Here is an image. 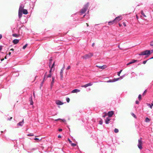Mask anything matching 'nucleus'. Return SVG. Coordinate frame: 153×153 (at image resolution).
<instances>
[{
    "label": "nucleus",
    "mask_w": 153,
    "mask_h": 153,
    "mask_svg": "<svg viewBox=\"0 0 153 153\" xmlns=\"http://www.w3.org/2000/svg\"><path fill=\"white\" fill-rule=\"evenodd\" d=\"M19 41V40L17 39H15L13 40V42L14 44H17Z\"/></svg>",
    "instance_id": "obj_13"
},
{
    "label": "nucleus",
    "mask_w": 153,
    "mask_h": 153,
    "mask_svg": "<svg viewBox=\"0 0 153 153\" xmlns=\"http://www.w3.org/2000/svg\"><path fill=\"white\" fill-rule=\"evenodd\" d=\"M150 51H151L150 50H146L140 53H139V55L140 56H142L150 55L151 53Z\"/></svg>",
    "instance_id": "obj_4"
},
{
    "label": "nucleus",
    "mask_w": 153,
    "mask_h": 153,
    "mask_svg": "<svg viewBox=\"0 0 153 153\" xmlns=\"http://www.w3.org/2000/svg\"><path fill=\"white\" fill-rule=\"evenodd\" d=\"M33 139L35 140H38L39 141H40L41 140V139L39 140V138L36 137L34 138Z\"/></svg>",
    "instance_id": "obj_36"
},
{
    "label": "nucleus",
    "mask_w": 153,
    "mask_h": 153,
    "mask_svg": "<svg viewBox=\"0 0 153 153\" xmlns=\"http://www.w3.org/2000/svg\"><path fill=\"white\" fill-rule=\"evenodd\" d=\"M61 120V119H60V118H59V119H56V120H55V121H58V120Z\"/></svg>",
    "instance_id": "obj_48"
},
{
    "label": "nucleus",
    "mask_w": 153,
    "mask_h": 153,
    "mask_svg": "<svg viewBox=\"0 0 153 153\" xmlns=\"http://www.w3.org/2000/svg\"><path fill=\"white\" fill-rule=\"evenodd\" d=\"M12 119V117H10V118H7V120H11Z\"/></svg>",
    "instance_id": "obj_45"
},
{
    "label": "nucleus",
    "mask_w": 153,
    "mask_h": 153,
    "mask_svg": "<svg viewBox=\"0 0 153 153\" xmlns=\"http://www.w3.org/2000/svg\"><path fill=\"white\" fill-rule=\"evenodd\" d=\"M80 91V90L78 89H74L71 92L72 93H77Z\"/></svg>",
    "instance_id": "obj_12"
},
{
    "label": "nucleus",
    "mask_w": 153,
    "mask_h": 153,
    "mask_svg": "<svg viewBox=\"0 0 153 153\" xmlns=\"http://www.w3.org/2000/svg\"><path fill=\"white\" fill-rule=\"evenodd\" d=\"M61 120L64 123H65L66 122V120L65 119H61V120Z\"/></svg>",
    "instance_id": "obj_39"
},
{
    "label": "nucleus",
    "mask_w": 153,
    "mask_h": 153,
    "mask_svg": "<svg viewBox=\"0 0 153 153\" xmlns=\"http://www.w3.org/2000/svg\"><path fill=\"white\" fill-rule=\"evenodd\" d=\"M65 67V65H64L63 67H62V68L61 69H63V70H64Z\"/></svg>",
    "instance_id": "obj_51"
},
{
    "label": "nucleus",
    "mask_w": 153,
    "mask_h": 153,
    "mask_svg": "<svg viewBox=\"0 0 153 153\" xmlns=\"http://www.w3.org/2000/svg\"><path fill=\"white\" fill-rule=\"evenodd\" d=\"M147 105L148 106L151 108H152V106H153V103H152L151 104V105L149 103H147Z\"/></svg>",
    "instance_id": "obj_22"
},
{
    "label": "nucleus",
    "mask_w": 153,
    "mask_h": 153,
    "mask_svg": "<svg viewBox=\"0 0 153 153\" xmlns=\"http://www.w3.org/2000/svg\"><path fill=\"white\" fill-rule=\"evenodd\" d=\"M68 141H69V143L71 144V143H72V141L70 140V139H69V138H68Z\"/></svg>",
    "instance_id": "obj_37"
},
{
    "label": "nucleus",
    "mask_w": 153,
    "mask_h": 153,
    "mask_svg": "<svg viewBox=\"0 0 153 153\" xmlns=\"http://www.w3.org/2000/svg\"><path fill=\"white\" fill-rule=\"evenodd\" d=\"M142 141L140 139H139L138 140V143L137 145L138 147V148L140 149H142Z\"/></svg>",
    "instance_id": "obj_5"
},
{
    "label": "nucleus",
    "mask_w": 153,
    "mask_h": 153,
    "mask_svg": "<svg viewBox=\"0 0 153 153\" xmlns=\"http://www.w3.org/2000/svg\"><path fill=\"white\" fill-rule=\"evenodd\" d=\"M56 104L59 105H62L63 104V103L59 100H57L56 101Z\"/></svg>",
    "instance_id": "obj_9"
},
{
    "label": "nucleus",
    "mask_w": 153,
    "mask_h": 153,
    "mask_svg": "<svg viewBox=\"0 0 153 153\" xmlns=\"http://www.w3.org/2000/svg\"><path fill=\"white\" fill-rule=\"evenodd\" d=\"M122 19V17L121 16H118L116 17L114 19V21L115 22H117L120 20H121Z\"/></svg>",
    "instance_id": "obj_6"
},
{
    "label": "nucleus",
    "mask_w": 153,
    "mask_h": 153,
    "mask_svg": "<svg viewBox=\"0 0 153 153\" xmlns=\"http://www.w3.org/2000/svg\"><path fill=\"white\" fill-rule=\"evenodd\" d=\"M23 8V6L22 5H21L19 7V11H22V10H24Z\"/></svg>",
    "instance_id": "obj_23"
},
{
    "label": "nucleus",
    "mask_w": 153,
    "mask_h": 153,
    "mask_svg": "<svg viewBox=\"0 0 153 153\" xmlns=\"http://www.w3.org/2000/svg\"><path fill=\"white\" fill-rule=\"evenodd\" d=\"M47 72H46L45 74V75L44 76L43 79V82H44V81L45 80V79L46 78H47L46 77V74H47Z\"/></svg>",
    "instance_id": "obj_25"
},
{
    "label": "nucleus",
    "mask_w": 153,
    "mask_h": 153,
    "mask_svg": "<svg viewBox=\"0 0 153 153\" xmlns=\"http://www.w3.org/2000/svg\"><path fill=\"white\" fill-rule=\"evenodd\" d=\"M59 131H62V129L61 128H59L58 130Z\"/></svg>",
    "instance_id": "obj_52"
},
{
    "label": "nucleus",
    "mask_w": 153,
    "mask_h": 153,
    "mask_svg": "<svg viewBox=\"0 0 153 153\" xmlns=\"http://www.w3.org/2000/svg\"><path fill=\"white\" fill-rule=\"evenodd\" d=\"M150 45L151 46H153V40L150 42Z\"/></svg>",
    "instance_id": "obj_38"
},
{
    "label": "nucleus",
    "mask_w": 153,
    "mask_h": 153,
    "mask_svg": "<svg viewBox=\"0 0 153 153\" xmlns=\"http://www.w3.org/2000/svg\"><path fill=\"white\" fill-rule=\"evenodd\" d=\"M123 24L124 25V26L126 27V24L125 22H123Z\"/></svg>",
    "instance_id": "obj_46"
},
{
    "label": "nucleus",
    "mask_w": 153,
    "mask_h": 153,
    "mask_svg": "<svg viewBox=\"0 0 153 153\" xmlns=\"http://www.w3.org/2000/svg\"><path fill=\"white\" fill-rule=\"evenodd\" d=\"M33 134H29V136H33Z\"/></svg>",
    "instance_id": "obj_53"
},
{
    "label": "nucleus",
    "mask_w": 153,
    "mask_h": 153,
    "mask_svg": "<svg viewBox=\"0 0 153 153\" xmlns=\"http://www.w3.org/2000/svg\"><path fill=\"white\" fill-rule=\"evenodd\" d=\"M4 60V59H3H3H1V61H3Z\"/></svg>",
    "instance_id": "obj_63"
},
{
    "label": "nucleus",
    "mask_w": 153,
    "mask_h": 153,
    "mask_svg": "<svg viewBox=\"0 0 153 153\" xmlns=\"http://www.w3.org/2000/svg\"><path fill=\"white\" fill-rule=\"evenodd\" d=\"M138 98L139 100H140L141 99V95L139 94L138 97Z\"/></svg>",
    "instance_id": "obj_32"
},
{
    "label": "nucleus",
    "mask_w": 153,
    "mask_h": 153,
    "mask_svg": "<svg viewBox=\"0 0 153 153\" xmlns=\"http://www.w3.org/2000/svg\"><path fill=\"white\" fill-rule=\"evenodd\" d=\"M122 71V70H120L119 72L117 73V75L118 76H120V74Z\"/></svg>",
    "instance_id": "obj_27"
},
{
    "label": "nucleus",
    "mask_w": 153,
    "mask_h": 153,
    "mask_svg": "<svg viewBox=\"0 0 153 153\" xmlns=\"http://www.w3.org/2000/svg\"><path fill=\"white\" fill-rule=\"evenodd\" d=\"M66 100L67 102L68 103L70 101V99L68 97L66 98Z\"/></svg>",
    "instance_id": "obj_31"
},
{
    "label": "nucleus",
    "mask_w": 153,
    "mask_h": 153,
    "mask_svg": "<svg viewBox=\"0 0 153 153\" xmlns=\"http://www.w3.org/2000/svg\"><path fill=\"white\" fill-rule=\"evenodd\" d=\"M10 51H14V49H13V48H11V49L10 50Z\"/></svg>",
    "instance_id": "obj_62"
},
{
    "label": "nucleus",
    "mask_w": 153,
    "mask_h": 153,
    "mask_svg": "<svg viewBox=\"0 0 153 153\" xmlns=\"http://www.w3.org/2000/svg\"><path fill=\"white\" fill-rule=\"evenodd\" d=\"M43 82H43V81H42V83H41V84H40V85H41V86H42Z\"/></svg>",
    "instance_id": "obj_50"
},
{
    "label": "nucleus",
    "mask_w": 153,
    "mask_h": 153,
    "mask_svg": "<svg viewBox=\"0 0 153 153\" xmlns=\"http://www.w3.org/2000/svg\"><path fill=\"white\" fill-rule=\"evenodd\" d=\"M54 77H52V80L51 82V87L52 88L53 86V84L54 82Z\"/></svg>",
    "instance_id": "obj_14"
},
{
    "label": "nucleus",
    "mask_w": 153,
    "mask_h": 153,
    "mask_svg": "<svg viewBox=\"0 0 153 153\" xmlns=\"http://www.w3.org/2000/svg\"><path fill=\"white\" fill-rule=\"evenodd\" d=\"M111 120V119L109 117H107L105 121V123L106 124H108L109 123V122Z\"/></svg>",
    "instance_id": "obj_11"
},
{
    "label": "nucleus",
    "mask_w": 153,
    "mask_h": 153,
    "mask_svg": "<svg viewBox=\"0 0 153 153\" xmlns=\"http://www.w3.org/2000/svg\"><path fill=\"white\" fill-rule=\"evenodd\" d=\"M52 61V60L50 59V62L49 63V65L50 66V65L51 64V61Z\"/></svg>",
    "instance_id": "obj_47"
},
{
    "label": "nucleus",
    "mask_w": 153,
    "mask_h": 153,
    "mask_svg": "<svg viewBox=\"0 0 153 153\" xmlns=\"http://www.w3.org/2000/svg\"><path fill=\"white\" fill-rule=\"evenodd\" d=\"M13 36L14 37H17L18 36V35L17 34H16L15 33L13 34Z\"/></svg>",
    "instance_id": "obj_35"
},
{
    "label": "nucleus",
    "mask_w": 153,
    "mask_h": 153,
    "mask_svg": "<svg viewBox=\"0 0 153 153\" xmlns=\"http://www.w3.org/2000/svg\"><path fill=\"white\" fill-rule=\"evenodd\" d=\"M114 132L115 133H117L119 132V130L118 129L115 128L114 130Z\"/></svg>",
    "instance_id": "obj_28"
},
{
    "label": "nucleus",
    "mask_w": 153,
    "mask_h": 153,
    "mask_svg": "<svg viewBox=\"0 0 153 153\" xmlns=\"http://www.w3.org/2000/svg\"><path fill=\"white\" fill-rule=\"evenodd\" d=\"M150 51H151L150 53H151L153 52V50H151Z\"/></svg>",
    "instance_id": "obj_56"
},
{
    "label": "nucleus",
    "mask_w": 153,
    "mask_h": 153,
    "mask_svg": "<svg viewBox=\"0 0 153 153\" xmlns=\"http://www.w3.org/2000/svg\"><path fill=\"white\" fill-rule=\"evenodd\" d=\"M2 35L1 34H0V39H1V38H2Z\"/></svg>",
    "instance_id": "obj_58"
},
{
    "label": "nucleus",
    "mask_w": 153,
    "mask_h": 153,
    "mask_svg": "<svg viewBox=\"0 0 153 153\" xmlns=\"http://www.w3.org/2000/svg\"><path fill=\"white\" fill-rule=\"evenodd\" d=\"M71 68V67L70 66H68L66 70H68L69 69H70Z\"/></svg>",
    "instance_id": "obj_44"
},
{
    "label": "nucleus",
    "mask_w": 153,
    "mask_h": 153,
    "mask_svg": "<svg viewBox=\"0 0 153 153\" xmlns=\"http://www.w3.org/2000/svg\"><path fill=\"white\" fill-rule=\"evenodd\" d=\"M71 146L73 147H75L76 146V144L75 143H72L71 144Z\"/></svg>",
    "instance_id": "obj_30"
},
{
    "label": "nucleus",
    "mask_w": 153,
    "mask_h": 153,
    "mask_svg": "<svg viewBox=\"0 0 153 153\" xmlns=\"http://www.w3.org/2000/svg\"><path fill=\"white\" fill-rule=\"evenodd\" d=\"M107 115V114H105L104 115H103L102 117L103 118H105Z\"/></svg>",
    "instance_id": "obj_40"
},
{
    "label": "nucleus",
    "mask_w": 153,
    "mask_h": 153,
    "mask_svg": "<svg viewBox=\"0 0 153 153\" xmlns=\"http://www.w3.org/2000/svg\"><path fill=\"white\" fill-rule=\"evenodd\" d=\"M132 115L134 117H135L136 116L134 113H132Z\"/></svg>",
    "instance_id": "obj_49"
},
{
    "label": "nucleus",
    "mask_w": 153,
    "mask_h": 153,
    "mask_svg": "<svg viewBox=\"0 0 153 153\" xmlns=\"http://www.w3.org/2000/svg\"><path fill=\"white\" fill-rule=\"evenodd\" d=\"M135 103L137 104H138L139 103V102L138 100H136L135 102Z\"/></svg>",
    "instance_id": "obj_43"
},
{
    "label": "nucleus",
    "mask_w": 153,
    "mask_h": 153,
    "mask_svg": "<svg viewBox=\"0 0 153 153\" xmlns=\"http://www.w3.org/2000/svg\"><path fill=\"white\" fill-rule=\"evenodd\" d=\"M77 14V13H75V14H74L72 15H71V16H74V15H76V14Z\"/></svg>",
    "instance_id": "obj_61"
},
{
    "label": "nucleus",
    "mask_w": 153,
    "mask_h": 153,
    "mask_svg": "<svg viewBox=\"0 0 153 153\" xmlns=\"http://www.w3.org/2000/svg\"><path fill=\"white\" fill-rule=\"evenodd\" d=\"M125 75V74L124 75H123L120 76V77L117 78H114L113 79H110L108 81H107V82H115L119 80L120 79H123V77H124Z\"/></svg>",
    "instance_id": "obj_2"
},
{
    "label": "nucleus",
    "mask_w": 153,
    "mask_h": 153,
    "mask_svg": "<svg viewBox=\"0 0 153 153\" xmlns=\"http://www.w3.org/2000/svg\"><path fill=\"white\" fill-rule=\"evenodd\" d=\"M147 61L148 60L144 61L143 62V63L144 64H145L146 63Z\"/></svg>",
    "instance_id": "obj_42"
},
{
    "label": "nucleus",
    "mask_w": 153,
    "mask_h": 153,
    "mask_svg": "<svg viewBox=\"0 0 153 153\" xmlns=\"http://www.w3.org/2000/svg\"><path fill=\"white\" fill-rule=\"evenodd\" d=\"M64 70L63 69H61L60 72V75L61 78L63 77V72Z\"/></svg>",
    "instance_id": "obj_18"
},
{
    "label": "nucleus",
    "mask_w": 153,
    "mask_h": 153,
    "mask_svg": "<svg viewBox=\"0 0 153 153\" xmlns=\"http://www.w3.org/2000/svg\"><path fill=\"white\" fill-rule=\"evenodd\" d=\"M24 123V121H23V120L21 122H20L19 123H18L17 124V126H22L23 125Z\"/></svg>",
    "instance_id": "obj_17"
},
{
    "label": "nucleus",
    "mask_w": 153,
    "mask_h": 153,
    "mask_svg": "<svg viewBox=\"0 0 153 153\" xmlns=\"http://www.w3.org/2000/svg\"><path fill=\"white\" fill-rule=\"evenodd\" d=\"M99 124L100 125H102V120H100L99 122Z\"/></svg>",
    "instance_id": "obj_41"
},
{
    "label": "nucleus",
    "mask_w": 153,
    "mask_h": 153,
    "mask_svg": "<svg viewBox=\"0 0 153 153\" xmlns=\"http://www.w3.org/2000/svg\"><path fill=\"white\" fill-rule=\"evenodd\" d=\"M114 112L113 111H109L107 113V115L108 116V117H110L112 116L114 114Z\"/></svg>",
    "instance_id": "obj_8"
},
{
    "label": "nucleus",
    "mask_w": 153,
    "mask_h": 153,
    "mask_svg": "<svg viewBox=\"0 0 153 153\" xmlns=\"http://www.w3.org/2000/svg\"><path fill=\"white\" fill-rule=\"evenodd\" d=\"M93 53H89L88 54H86L84 56H82V58L83 59H87L90 58L93 56Z\"/></svg>",
    "instance_id": "obj_3"
},
{
    "label": "nucleus",
    "mask_w": 153,
    "mask_h": 153,
    "mask_svg": "<svg viewBox=\"0 0 153 153\" xmlns=\"http://www.w3.org/2000/svg\"><path fill=\"white\" fill-rule=\"evenodd\" d=\"M137 62V60H134V59H133L132 60V61L130 62H129V63H128L127 64V65H129L130 64H132V63H134L135 62Z\"/></svg>",
    "instance_id": "obj_10"
},
{
    "label": "nucleus",
    "mask_w": 153,
    "mask_h": 153,
    "mask_svg": "<svg viewBox=\"0 0 153 153\" xmlns=\"http://www.w3.org/2000/svg\"><path fill=\"white\" fill-rule=\"evenodd\" d=\"M2 49V46H0V51H1Z\"/></svg>",
    "instance_id": "obj_54"
},
{
    "label": "nucleus",
    "mask_w": 153,
    "mask_h": 153,
    "mask_svg": "<svg viewBox=\"0 0 153 153\" xmlns=\"http://www.w3.org/2000/svg\"><path fill=\"white\" fill-rule=\"evenodd\" d=\"M22 12L23 14H27L28 13V12L27 10L26 9H24L22 10Z\"/></svg>",
    "instance_id": "obj_19"
},
{
    "label": "nucleus",
    "mask_w": 153,
    "mask_h": 153,
    "mask_svg": "<svg viewBox=\"0 0 153 153\" xmlns=\"http://www.w3.org/2000/svg\"><path fill=\"white\" fill-rule=\"evenodd\" d=\"M58 137L59 138H60L61 137V136L60 135H59L58 136Z\"/></svg>",
    "instance_id": "obj_55"
},
{
    "label": "nucleus",
    "mask_w": 153,
    "mask_h": 153,
    "mask_svg": "<svg viewBox=\"0 0 153 153\" xmlns=\"http://www.w3.org/2000/svg\"><path fill=\"white\" fill-rule=\"evenodd\" d=\"M28 44H26L23 47V49H25L27 46Z\"/></svg>",
    "instance_id": "obj_34"
},
{
    "label": "nucleus",
    "mask_w": 153,
    "mask_h": 153,
    "mask_svg": "<svg viewBox=\"0 0 153 153\" xmlns=\"http://www.w3.org/2000/svg\"><path fill=\"white\" fill-rule=\"evenodd\" d=\"M54 65H55V62H54L53 64H52V66H51V69H50V71H49V72L51 74V71H52V68L54 67Z\"/></svg>",
    "instance_id": "obj_21"
},
{
    "label": "nucleus",
    "mask_w": 153,
    "mask_h": 153,
    "mask_svg": "<svg viewBox=\"0 0 153 153\" xmlns=\"http://www.w3.org/2000/svg\"><path fill=\"white\" fill-rule=\"evenodd\" d=\"M11 54V52H9V53L8 54H9V55H10V54Z\"/></svg>",
    "instance_id": "obj_64"
},
{
    "label": "nucleus",
    "mask_w": 153,
    "mask_h": 153,
    "mask_svg": "<svg viewBox=\"0 0 153 153\" xmlns=\"http://www.w3.org/2000/svg\"><path fill=\"white\" fill-rule=\"evenodd\" d=\"M94 43H93L92 44V46L94 47Z\"/></svg>",
    "instance_id": "obj_59"
},
{
    "label": "nucleus",
    "mask_w": 153,
    "mask_h": 153,
    "mask_svg": "<svg viewBox=\"0 0 153 153\" xmlns=\"http://www.w3.org/2000/svg\"><path fill=\"white\" fill-rule=\"evenodd\" d=\"M141 14L144 17H146V16L145 15V14L144 13L143 10H142L141 12Z\"/></svg>",
    "instance_id": "obj_29"
},
{
    "label": "nucleus",
    "mask_w": 153,
    "mask_h": 153,
    "mask_svg": "<svg viewBox=\"0 0 153 153\" xmlns=\"http://www.w3.org/2000/svg\"><path fill=\"white\" fill-rule=\"evenodd\" d=\"M89 5V3L88 2L84 5L83 8L82 9L80 12V14L81 15L85 13L87 11Z\"/></svg>",
    "instance_id": "obj_1"
},
{
    "label": "nucleus",
    "mask_w": 153,
    "mask_h": 153,
    "mask_svg": "<svg viewBox=\"0 0 153 153\" xmlns=\"http://www.w3.org/2000/svg\"><path fill=\"white\" fill-rule=\"evenodd\" d=\"M115 23V22L114 21V20H113L112 21H111L108 22V24L109 25H113V24Z\"/></svg>",
    "instance_id": "obj_16"
},
{
    "label": "nucleus",
    "mask_w": 153,
    "mask_h": 153,
    "mask_svg": "<svg viewBox=\"0 0 153 153\" xmlns=\"http://www.w3.org/2000/svg\"><path fill=\"white\" fill-rule=\"evenodd\" d=\"M97 66L99 68L102 69H105L106 67V66L105 65H103L102 66Z\"/></svg>",
    "instance_id": "obj_15"
},
{
    "label": "nucleus",
    "mask_w": 153,
    "mask_h": 153,
    "mask_svg": "<svg viewBox=\"0 0 153 153\" xmlns=\"http://www.w3.org/2000/svg\"><path fill=\"white\" fill-rule=\"evenodd\" d=\"M51 74L50 73L49 74H48L47 76H46L47 78L51 77Z\"/></svg>",
    "instance_id": "obj_33"
},
{
    "label": "nucleus",
    "mask_w": 153,
    "mask_h": 153,
    "mask_svg": "<svg viewBox=\"0 0 153 153\" xmlns=\"http://www.w3.org/2000/svg\"><path fill=\"white\" fill-rule=\"evenodd\" d=\"M92 85H93V83H92L90 82V83H88V84H87L85 85H82L81 86V87H82L86 88V87H87L88 86H89Z\"/></svg>",
    "instance_id": "obj_7"
},
{
    "label": "nucleus",
    "mask_w": 153,
    "mask_h": 153,
    "mask_svg": "<svg viewBox=\"0 0 153 153\" xmlns=\"http://www.w3.org/2000/svg\"><path fill=\"white\" fill-rule=\"evenodd\" d=\"M150 121V119L147 117H146L145 119V122L146 123H149Z\"/></svg>",
    "instance_id": "obj_24"
},
{
    "label": "nucleus",
    "mask_w": 153,
    "mask_h": 153,
    "mask_svg": "<svg viewBox=\"0 0 153 153\" xmlns=\"http://www.w3.org/2000/svg\"><path fill=\"white\" fill-rule=\"evenodd\" d=\"M22 11H19V18H21L22 16Z\"/></svg>",
    "instance_id": "obj_20"
},
{
    "label": "nucleus",
    "mask_w": 153,
    "mask_h": 153,
    "mask_svg": "<svg viewBox=\"0 0 153 153\" xmlns=\"http://www.w3.org/2000/svg\"><path fill=\"white\" fill-rule=\"evenodd\" d=\"M30 105H31L32 108H33V102L32 99L31 100H30Z\"/></svg>",
    "instance_id": "obj_26"
},
{
    "label": "nucleus",
    "mask_w": 153,
    "mask_h": 153,
    "mask_svg": "<svg viewBox=\"0 0 153 153\" xmlns=\"http://www.w3.org/2000/svg\"><path fill=\"white\" fill-rule=\"evenodd\" d=\"M119 25L120 27H121L122 26V25L120 23H119Z\"/></svg>",
    "instance_id": "obj_60"
},
{
    "label": "nucleus",
    "mask_w": 153,
    "mask_h": 153,
    "mask_svg": "<svg viewBox=\"0 0 153 153\" xmlns=\"http://www.w3.org/2000/svg\"><path fill=\"white\" fill-rule=\"evenodd\" d=\"M146 90H145L144 91V92L143 93V95L146 92Z\"/></svg>",
    "instance_id": "obj_57"
}]
</instances>
